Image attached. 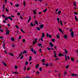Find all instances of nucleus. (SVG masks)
Listing matches in <instances>:
<instances>
[{"instance_id": "obj_1", "label": "nucleus", "mask_w": 78, "mask_h": 78, "mask_svg": "<svg viewBox=\"0 0 78 78\" xmlns=\"http://www.w3.org/2000/svg\"><path fill=\"white\" fill-rule=\"evenodd\" d=\"M30 50L32 52H34L35 55L36 54V51L35 50H34L33 51V48H31Z\"/></svg>"}, {"instance_id": "obj_2", "label": "nucleus", "mask_w": 78, "mask_h": 78, "mask_svg": "<svg viewBox=\"0 0 78 78\" xmlns=\"http://www.w3.org/2000/svg\"><path fill=\"white\" fill-rule=\"evenodd\" d=\"M9 31L7 29L6 30V35H8L9 34Z\"/></svg>"}, {"instance_id": "obj_3", "label": "nucleus", "mask_w": 78, "mask_h": 78, "mask_svg": "<svg viewBox=\"0 0 78 78\" xmlns=\"http://www.w3.org/2000/svg\"><path fill=\"white\" fill-rule=\"evenodd\" d=\"M73 34H74V32L73 31H72L71 33V37H74V35H73Z\"/></svg>"}, {"instance_id": "obj_4", "label": "nucleus", "mask_w": 78, "mask_h": 78, "mask_svg": "<svg viewBox=\"0 0 78 78\" xmlns=\"http://www.w3.org/2000/svg\"><path fill=\"white\" fill-rule=\"evenodd\" d=\"M30 24L31 27H33V26H35V25H36V24H33L32 23H30Z\"/></svg>"}, {"instance_id": "obj_5", "label": "nucleus", "mask_w": 78, "mask_h": 78, "mask_svg": "<svg viewBox=\"0 0 78 78\" xmlns=\"http://www.w3.org/2000/svg\"><path fill=\"white\" fill-rule=\"evenodd\" d=\"M49 44H50L51 47H52L53 46V43H52L51 42H49Z\"/></svg>"}, {"instance_id": "obj_6", "label": "nucleus", "mask_w": 78, "mask_h": 78, "mask_svg": "<svg viewBox=\"0 0 78 78\" xmlns=\"http://www.w3.org/2000/svg\"><path fill=\"white\" fill-rule=\"evenodd\" d=\"M59 33H58V34L56 35L57 38V39H60V37L59 36Z\"/></svg>"}, {"instance_id": "obj_7", "label": "nucleus", "mask_w": 78, "mask_h": 78, "mask_svg": "<svg viewBox=\"0 0 78 78\" xmlns=\"http://www.w3.org/2000/svg\"><path fill=\"white\" fill-rule=\"evenodd\" d=\"M36 9L34 10L33 13L34 15H36Z\"/></svg>"}, {"instance_id": "obj_8", "label": "nucleus", "mask_w": 78, "mask_h": 78, "mask_svg": "<svg viewBox=\"0 0 78 78\" xmlns=\"http://www.w3.org/2000/svg\"><path fill=\"white\" fill-rule=\"evenodd\" d=\"M44 27V25L42 24L40 25V28L42 29V28Z\"/></svg>"}, {"instance_id": "obj_9", "label": "nucleus", "mask_w": 78, "mask_h": 78, "mask_svg": "<svg viewBox=\"0 0 78 78\" xmlns=\"http://www.w3.org/2000/svg\"><path fill=\"white\" fill-rule=\"evenodd\" d=\"M71 75L72 76H77V75L74 74H72Z\"/></svg>"}, {"instance_id": "obj_10", "label": "nucleus", "mask_w": 78, "mask_h": 78, "mask_svg": "<svg viewBox=\"0 0 78 78\" xmlns=\"http://www.w3.org/2000/svg\"><path fill=\"white\" fill-rule=\"evenodd\" d=\"M31 59H32V58L31 57V56H30L29 57V61H31Z\"/></svg>"}, {"instance_id": "obj_11", "label": "nucleus", "mask_w": 78, "mask_h": 78, "mask_svg": "<svg viewBox=\"0 0 78 78\" xmlns=\"http://www.w3.org/2000/svg\"><path fill=\"white\" fill-rule=\"evenodd\" d=\"M64 37L65 39H67V34H66L64 35Z\"/></svg>"}, {"instance_id": "obj_12", "label": "nucleus", "mask_w": 78, "mask_h": 78, "mask_svg": "<svg viewBox=\"0 0 78 78\" xmlns=\"http://www.w3.org/2000/svg\"><path fill=\"white\" fill-rule=\"evenodd\" d=\"M30 20H31V16H30L29 18V20H28V23H29V22H30Z\"/></svg>"}, {"instance_id": "obj_13", "label": "nucleus", "mask_w": 78, "mask_h": 78, "mask_svg": "<svg viewBox=\"0 0 78 78\" xmlns=\"http://www.w3.org/2000/svg\"><path fill=\"white\" fill-rule=\"evenodd\" d=\"M45 36V34H44V33H42L41 37H44Z\"/></svg>"}, {"instance_id": "obj_14", "label": "nucleus", "mask_w": 78, "mask_h": 78, "mask_svg": "<svg viewBox=\"0 0 78 78\" xmlns=\"http://www.w3.org/2000/svg\"><path fill=\"white\" fill-rule=\"evenodd\" d=\"M64 56V55H63V54H61V53H59L58 54L59 56Z\"/></svg>"}, {"instance_id": "obj_15", "label": "nucleus", "mask_w": 78, "mask_h": 78, "mask_svg": "<svg viewBox=\"0 0 78 78\" xmlns=\"http://www.w3.org/2000/svg\"><path fill=\"white\" fill-rule=\"evenodd\" d=\"M35 24H37V25H39V24H38V23L37 22V21H35Z\"/></svg>"}, {"instance_id": "obj_16", "label": "nucleus", "mask_w": 78, "mask_h": 78, "mask_svg": "<svg viewBox=\"0 0 78 78\" xmlns=\"http://www.w3.org/2000/svg\"><path fill=\"white\" fill-rule=\"evenodd\" d=\"M23 4L24 5V7H25V5H26V3H25V1H23Z\"/></svg>"}, {"instance_id": "obj_17", "label": "nucleus", "mask_w": 78, "mask_h": 78, "mask_svg": "<svg viewBox=\"0 0 78 78\" xmlns=\"http://www.w3.org/2000/svg\"><path fill=\"white\" fill-rule=\"evenodd\" d=\"M65 59H66V61H67V56H66V55H65Z\"/></svg>"}, {"instance_id": "obj_18", "label": "nucleus", "mask_w": 78, "mask_h": 78, "mask_svg": "<svg viewBox=\"0 0 78 78\" xmlns=\"http://www.w3.org/2000/svg\"><path fill=\"white\" fill-rule=\"evenodd\" d=\"M11 40L12 41H15L14 38L13 37H12L11 38Z\"/></svg>"}, {"instance_id": "obj_19", "label": "nucleus", "mask_w": 78, "mask_h": 78, "mask_svg": "<svg viewBox=\"0 0 78 78\" xmlns=\"http://www.w3.org/2000/svg\"><path fill=\"white\" fill-rule=\"evenodd\" d=\"M8 19H11V20H12V18H11V17L10 16H9V17H8Z\"/></svg>"}, {"instance_id": "obj_20", "label": "nucleus", "mask_w": 78, "mask_h": 78, "mask_svg": "<svg viewBox=\"0 0 78 78\" xmlns=\"http://www.w3.org/2000/svg\"><path fill=\"white\" fill-rule=\"evenodd\" d=\"M38 67H39V65H38V64H37L36 66V69H38V68H38Z\"/></svg>"}, {"instance_id": "obj_21", "label": "nucleus", "mask_w": 78, "mask_h": 78, "mask_svg": "<svg viewBox=\"0 0 78 78\" xmlns=\"http://www.w3.org/2000/svg\"><path fill=\"white\" fill-rule=\"evenodd\" d=\"M51 42H54L55 41V40L54 39L51 40Z\"/></svg>"}, {"instance_id": "obj_22", "label": "nucleus", "mask_w": 78, "mask_h": 78, "mask_svg": "<svg viewBox=\"0 0 78 78\" xmlns=\"http://www.w3.org/2000/svg\"><path fill=\"white\" fill-rule=\"evenodd\" d=\"M75 19H76V21H78V19H77V18L76 17V16H75Z\"/></svg>"}, {"instance_id": "obj_23", "label": "nucleus", "mask_w": 78, "mask_h": 78, "mask_svg": "<svg viewBox=\"0 0 78 78\" xmlns=\"http://www.w3.org/2000/svg\"><path fill=\"white\" fill-rule=\"evenodd\" d=\"M34 41L35 42H37V38H36L34 39Z\"/></svg>"}, {"instance_id": "obj_24", "label": "nucleus", "mask_w": 78, "mask_h": 78, "mask_svg": "<svg viewBox=\"0 0 78 78\" xmlns=\"http://www.w3.org/2000/svg\"><path fill=\"white\" fill-rule=\"evenodd\" d=\"M57 21H58V23H59V18H57Z\"/></svg>"}, {"instance_id": "obj_25", "label": "nucleus", "mask_w": 78, "mask_h": 78, "mask_svg": "<svg viewBox=\"0 0 78 78\" xmlns=\"http://www.w3.org/2000/svg\"><path fill=\"white\" fill-rule=\"evenodd\" d=\"M2 8L3 10L5 9V5L4 4L3 5Z\"/></svg>"}, {"instance_id": "obj_26", "label": "nucleus", "mask_w": 78, "mask_h": 78, "mask_svg": "<svg viewBox=\"0 0 78 78\" xmlns=\"http://www.w3.org/2000/svg\"><path fill=\"white\" fill-rule=\"evenodd\" d=\"M9 55H10V56H13V54H12L10 53H9Z\"/></svg>"}, {"instance_id": "obj_27", "label": "nucleus", "mask_w": 78, "mask_h": 78, "mask_svg": "<svg viewBox=\"0 0 78 78\" xmlns=\"http://www.w3.org/2000/svg\"><path fill=\"white\" fill-rule=\"evenodd\" d=\"M47 49L48 50H49V51H50L51 50V48H50L48 47L47 48Z\"/></svg>"}, {"instance_id": "obj_28", "label": "nucleus", "mask_w": 78, "mask_h": 78, "mask_svg": "<svg viewBox=\"0 0 78 78\" xmlns=\"http://www.w3.org/2000/svg\"><path fill=\"white\" fill-rule=\"evenodd\" d=\"M59 31H60L61 33H62V30L60 28L59 29Z\"/></svg>"}, {"instance_id": "obj_29", "label": "nucleus", "mask_w": 78, "mask_h": 78, "mask_svg": "<svg viewBox=\"0 0 78 78\" xmlns=\"http://www.w3.org/2000/svg\"><path fill=\"white\" fill-rule=\"evenodd\" d=\"M41 45H42V44H41L40 43L38 44V47H40V46H41Z\"/></svg>"}, {"instance_id": "obj_30", "label": "nucleus", "mask_w": 78, "mask_h": 78, "mask_svg": "<svg viewBox=\"0 0 78 78\" xmlns=\"http://www.w3.org/2000/svg\"><path fill=\"white\" fill-rule=\"evenodd\" d=\"M3 64H4V65L6 66H6H6V64H5V62H2Z\"/></svg>"}, {"instance_id": "obj_31", "label": "nucleus", "mask_w": 78, "mask_h": 78, "mask_svg": "<svg viewBox=\"0 0 78 78\" xmlns=\"http://www.w3.org/2000/svg\"><path fill=\"white\" fill-rule=\"evenodd\" d=\"M71 59L72 61H74V59H73V58H71Z\"/></svg>"}, {"instance_id": "obj_32", "label": "nucleus", "mask_w": 78, "mask_h": 78, "mask_svg": "<svg viewBox=\"0 0 78 78\" xmlns=\"http://www.w3.org/2000/svg\"><path fill=\"white\" fill-rule=\"evenodd\" d=\"M56 54H54V56L55 57V58H57V56H56Z\"/></svg>"}, {"instance_id": "obj_33", "label": "nucleus", "mask_w": 78, "mask_h": 78, "mask_svg": "<svg viewBox=\"0 0 78 78\" xmlns=\"http://www.w3.org/2000/svg\"><path fill=\"white\" fill-rule=\"evenodd\" d=\"M36 28H37V30H38V31L40 30V28L39 27H37Z\"/></svg>"}, {"instance_id": "obj_34", "label": "nucleus", "mask_w": 78, "mask_h": 78, "mask_svg": "<svg viewBox=\"0 0 78 78\" xmlns=\"http://www.w3.org/2000/svg\"><path fill=\"white\" fill-rule=\"evenodd\" d=\"M49 36V34H48V33H46V36H47V37H48Z\"/></svg>"}, {"instance_id": "obj_35", "label": "nucleus", "mask_w": 78, "mask_h": 78, "mask_svg": "<svg viewBox=\"0 0 78 78\" xmlns=\"http://www.w3.org/2000/svg\"><path fill=\"white\" fill-rule=\"evenodd\" d=\"M28 62H25V65H28Z\"/></svg>"}, {"instance_id": "obj_36", "label": "nucleus", "mask_w": 78, "mask_h": 78, "mask_svg": "<svg viewBox=\"0 0 78 78\" xmlns=\"http://www.w3.org/2000/svg\"><path fill=\"white\" fill-rule=\"evenodd\" d=\"M65 53H68L67 51V50L66 49H65Z\"/></svg>"}, {"instance_id": "obj_37", "label": "nucleus", "mask_w": 78, "mask_h": 78, "mask_svg": "<svg viewBox=\"0 0 78 78\" xmlns=\"http://www.w3.org/2000/svg\"><path fill=\"white\" fill-rule=\"evenodd\" d=\"M39 70H40V71L41 72V71H42V68H39Z\"/></svg>"}, {"instance_id": "obj_38", "label": "nucleus", "mask_w": 78, "mask_h": 78, "mask_svg": "<svg viewBox=\"0 0 78 78\" xmlns=\"http://www.w3.org/2000/svg\"><path fill=\"white\" fill-rule=\"evenodd\" d=\"M27 53V51H24L23 53V54H24V53Z\"/></svg>"}, {"instance_id": "obj_39", "label": "nucleus", "mask_w": 78, "mask_h": 78, "mask_svg": "<svg viewBox=\"0 0 78 78\" xmlns=\"http://www.w3.org/2000/svg\"><path fill=\"white\" fill-rule=\"evenodd\" d=\"M59 59L58 58H56L55 61H58V60H59Z\"/></svg>"}, {"instance_id": "obj_40", "label": "nucleus", "mask_w": 78, "mask_h": 78, "mask_svg": "<svg viewBox=\"0 0 78 78\" xmlns=\"http://www.w3.org/2000/svg\"><path fill=\"white\" fill-rule=\"evenodd\" d=\"M47 9H45V10H43V12H46V11H47Z\"/></svg>"}, {"instance_id": "obj_41", "label": "nucleus", "mask_w": 78, "mask_h": 78, "mask_svg": "<svg viewBox=\"0 0 78 78\" xmlns=\"http://www.w3.org/2000/svg\"><path fill=\"white\" fill-rule=\"evenodd\" d=\"M42 62H45V60H44V59H42Z\"/></svg>"}, {"instance_id": "obj_42", "label": "nucleus", "mask_w": 78, "mask_h": 78, "mask_svg": "<svg viewBox=\"0 0 78 78\" xmlns=\"http://www.w3.org/2000/svg\"><path fill=\"white\" fill-rule=\"evenodd\" d=\"M19 4H17L16 5V7H19Z\"/></svg>"}, {"instance_id": "obj_43", "label": "nucleus", "mask_w": 78, "mask_h": 78, "mask_svg": "<svg viewBox=\"0 0 78 78\" xmlns=\"http://www.w3.org/2000/svg\"><path fill=\"white\" fill-rule=\"evenodd\" d=\"M35 42H35L34 41H33V45H34V44H35Z\"/></svg>"}, {"instance_id": "obj_44", "label": "nucleus", "mask_w": 78, "mask_h": 78, "mask_svg": "<svg viewBox=\"0 0 78 78\" xmlns=\"http://www.w3.org/2000/svg\"><path fill=\"white\" fill-rule=\"evenodd\" d=\"M23 55L22 56H21V57L20 58V59H23Z\"/></svg>"}, {"instance_id": "obj_45", "label": "nucleus", "mask_w": 78, "mask_h": 78, "mask_svg": "<svg viewBox=\"0 0 78 78\" xmlns=\"http://www.w3.org/2000/svg\"><path fill=\"white\" fill-rule=\"evenodd\" d=\"M69 65L67 66H66V69H68V68H69Z\"/></svg>"}, {"instance_id": "obj_46", "label": "nucleus", "mask_w": 78, "mask_h": 78, "mask_svg": "<svg viewBox=\"0 0 78 78\" xmlns=\"http://www.w3.org/2000/svg\"><path fill=\"white\" fill-rule=\"evenodd\" d=\"M21 31H22L23 33H25V32H24V31H23V30H22V29H21Z\"/></svg>"}, {"instance_id": "obj_47", "label": "nucleus", "mask_w": 78, "mask_h": 78, "mask_svg": "<svg viewBox=\"0 0 78 78\" xmlns=\"http://www.w3.org/2000/svg\"><path fill=\"white\" fill-rule=\"evenodd\" d=\"M15 69H17V66H15Z\"/></svg>"}, {"instance_id": "obj_48", "label": "nucleus", "mask_w": 78, "mask_h": 78, "mask_svg": "<svg viewBox=\"0 0 78 78\" xmlns=\"http://www.w3.org/2000/svg\"><path fill=\"white\" fill-rule=\"evenodd\" d=\"M3 48H4V49H5V45H4V44L3 46Z\"/></svg>"}, {"instance_id": "obj_49", "label": "nucleus", "mask_w": 78, "mask_h": 78, "mask_svg": "<svg viewBox=\"0 0 78 78\" xmlns=\"http://www.w3.org/2000/svg\"><path fill=\"white\" fill-rule=\"evenodd\" d=\"M64 75H67V73H66V71H65Z\"/></svg>"}, {"instance_id": "obj_50", "label": "nucleus", "mask_w": 78, "mask_h": 78, "mask_svg": "<svg viewBox=\"0 0 78 78\" xmlns=\"http://www.w3.org/2000/svg\"><path fill=\"white\" fill-rule=\"evenodd\" d=\"M61 14V11H58V14Z\"/></svg>"}, {"instance_id": "obj_51", "label": "nucleus", "mask_w": 78, "mask_h": 78, "mask_svg": "<svg viewBox=\"0 0 78 78\" xmlns=\"http://www.w3.org/2000/svg\"><path fill=\"white\" fill-rule=\"evenodd\" d=\"M73 3L74 5V7H75V6H76L75 2H73Z\"/></svg>"}, {"instance_id": "obj_52", "label": "nucleus", "mask_w": 78, "mask_h": 78, "mask_svg": "<svg viewBox=\"0 0 78 78\" xmlns=\"http://www.w3.org/2000/svg\"><path fill=\"white\" fill-rule=\"evenodd\" d=\"M74 14H75V15H77V14H77V13L76 12H74Z\"/></svg>"}, {"instance_id": "obj_53", "label": "nucleus", "mask_w": 78, "mask_h": 78, "mask_svg": "<svg viewBox=\"0 0 78 78\" xmlns=\"http://www.w3.org/2000/svg\"><path fill=\"white\" fill-rule=\"evenodd\" d=\"M45 66H46V67H47V66H48V64L47 63L46 64H45Z\"/></svg>"}, {"instance_id": "obj_54", "label": "nucleus", "mask_w": 78, "mask_h": 78, "mask_svg": "<svg viewBox=\"0 0 78 78\" xmlns=\"http://www.w3.org/2000/svg\"><path fill=\"white\" fill-rule=\"evenodd\" d=\"M5 10L7 12H9V10H8V9H6Z\"/></svg>"}, {"instance_id": "obj_55", "label": "nucleus", "mask_w": 78, "mask_h": 78, "mask_svg": "<svg viewBox=\"0 0 78 78\" xmlns=\"http://www.w3.org/2000/svg\"><path fill=\"white\" fill-rule=\"evenodd\" d=\"M14 47H15V45H14V44H12V47L14 48Z\"/></svg>"}, {"instance_id": "obj_56", "label": "nucleus", "mask_w": 78, "mask_h": 78, "mask_svg": "<svg viewBox=\"0 0 78 78\" xmlns=\"http://www.w3.org/2000/svg\"><path fill=\"white\" fill-rule=\"evenodd\" d=\"M21 38V36H19L18 37V39H20Z\"/></svg>"}, {"instance_id": "obj_57", "label": "nucleus", "mask_w": 78, "mask_h": 78, "mask_svg": "<svg viewBox=\"0 0 78 78\" xmlns=\"http://www.w3.org/2000/svg\"><path fill=\"white\" fill-rule=\"evenodd\" d=\"M0 39H3V37H1L0 36Z\"/></svg>"}, {"instance_id": "obj_58", "label": "nucleus", "mask_w": 78, "mask_h": 78, "mask_svg": "<svg viewBox=\"0 0 78 78\" xmlns=\"http://www.w3.org/2000/svg\"><path fill=\"white\" fill-rule=\"evenodd\" d=\"M37 74H38V75H39V71H37Z\"/></svg>"}, {"instance_id": "obj_59", "label": "nucleus", "mask_w": 78, "mask_h": 78, "mask_svg": "<svg viewBox=\"0 0 78 78\" xmlns=\"http://www.w3.org/2000/svg\"><path fill=\"white\" fill-rule=\"evenodd\" d=\"M20 13H18L17 14V15H18V16H20Z\"/></svg>"}, {"instance_id": "obj_60", "label": "nucleus", "mask_w": 78, "mask_h": 78, "mask_svg": "<svg viewBox=\"0 0 78 78\" xmlns=\"http://www.w3.org/2000/svg\"><path fill=\"white\" fill-rule=\"evenodd\" d=\"M60 75H61V74L59 73L58 74V76H59V78H61V76H60Z\"/></svg>"}, {"instance_id": "obj_61", "label": "nucleus", "mask_w": 78, "mask_h": 78, "mask_svg": "<svg viewBox=\"0 0 78 78\" xmlns=\"http://www.w3.org/2000/svg\"><path fill=\"white\" fill-rule=\"evenodd\" d=\"M41 41H43V38H42V37L41 38Z\"/></svg>"}, {"instance_id": "obj_62", "label": "nucleus", "mask_w": 78, "mask_h": 78, "mask_svg": "<svg viewBox=\"0 0 78 78\" xmlns=\"http://www.w3.org/2000/svg\"><path fill=\"white\" fill-rule=\"evenodd\" d=\"M26 70V66H24V70Z\"/></svg>"}, {"instance_id": "obj_63", "label": "nucleus", "mask_w": 78, "mask_h": 78, "mask_svg": "<svg viewBox=\"0 0 78 78\" xmlns=\"http://www.w3.org/2000/svg\"><path fill=\"white\" fill-rule=\"evenodd\" d=\"M5 3H7V0H5Z\"/></svg>"}, {"instance_id": "obj_64", "label": "nucleus", "mask_w": 78, "mask_h": 78, "mask_svg": "<svg viewBox=\"0 0 78 78\" xmlns=\"http://www.w3.org/2000/svg\"><path fill=\"white\" fill-rule=\"evenodd\" d=\"M5 20H8V18H5Z\"/></svg>"}]
</instances>
